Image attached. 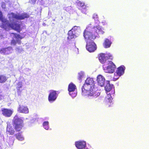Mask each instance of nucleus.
<instances>
[{"label": "nucleus", "mask_w": 149, "mask_h": 149, "mask_svg": "<svg viewBox=\"0 0 149 149\" xmlns=\"http://www.w3.org/2000/svg\"><path fill=\"white\" fill-rule=\"evenodd\" d=\"M95 81L93 79L88 77L85 81L83 86L82 87V94L88 96H94L96 97L99 96L100 93L95 85Z\"/></svg>", "instance_id": "1"}, {"label": "nucleus", "mask_w": 149, "mask_h": 149, "mask_svg": "<svg viewBox=\"0 0 149 149\" xmlns=\"http://www.w3.org/2000/svg\"><path fill=\"white\" fill-rule=\"evenodd\" d=\"M99 26H93L91 24L87 26L84 30L83 36L86 41H91L95 39L96 35L101 30Z\"/></svg>", "instance_id": "2"}, {"label": "nucleus", "mask_w": 149, "mask_h": 149, "mask_svg": "<svg viewBox=\"0 0 149 149\" xmlns=\"http://www.w3.org/2000/svg\"><path fill=\"white\" fill-rule=\"evenodd\" d=\"M14 129L17 132H20L23 127V121L17 115L15 116L12 121Z\"/></svg>", "instance_id": "3"}, {"label": "nucleus", "mask_w": 149, "mask_h": 149, "mask_svg": "<svg viewBox=\"0 0 149 149\" xmlns=\"http://www.w3.org/2000/svg\"><path fill=\"white\" fill-rule=\"evenodd\" d=\"M3 28L5 29H6L9 27L11 28L12 29L17 31L19 33L21 31L20 25V24L15 23H10L8 21L6 24L5 25V26H3Z\"/></svg>", "instance_id": "4"}, {"label": "nucleus", "mask_w": 149, "mask_h": 149, "mask_svg": "<svg viewBox=\"0 0 149 149\" xmlns=\"http://www.w3.org/2000/svg\"><path fill=\"white\" fill-rule=\"evenodd\" d=\"M9 15L11 16L9 17V19L10 20L11 19H15L17 20H22L25 18H28L29 17V16L26 13H23L22 14H17L14 13H12L10 14Z\"/></svg>", "instance_id": "5"}, {"label": "nucleus", "mask_w": 149, "mask_h": 149, "mask_svg": "<svg viewBox=\"0 0 149 149\" xmlns=\"http://www.w3.org/2000/svg\"><path fill=\"white\" fill-rule=\"evenodd\" d=\"M86 42V48L89 52H93L96 49V45L93 40L87 41Z\"/></svg>", "instance_id": "6"}, {"label": "nucleus", "mask_w": 149, "mask_h": 149, "mask_svg": "<svg viewBox=\"0 0 149 149\" xmlns=\"http://www.w3.org/2000/svg\"><path fill=\"white\" fill-rule=\"evenodd\" d=\"M11 34H13L14 35V38L16 39L17 40H15L14 39H12L11 41L10 44L11 45H15L17 43L19 45L21 44V41L20 40L22 39V38L19 34H17L16 33H11Z\"/></svg>", "instance_id": "7"}, {"label": "nucleus", "mask_w": 149, "mask_h": 149, "mask_svg": "<svg viewBox=\"0 0 149 149\" xmlns=\"http://www.w3.org/2000/svg\"><path fill=\"white\" fill-rule=\"evenodd\" d=\"M116 66H103V70L104 72L109 73H113L116 69Z\"/></svg>", "instance_id": "8"}, {"label": "nucleus", "mask_w": 149, "mask_h": 149, "mask_svg": "<svg viewBox=\"0 0 149 149\" xmlns=\"http://www.w3.org/2000/svg\"><path fill=\"white\" fill-rule=\"evenodd\" d=\"M57 97V95L56 91H52L50 93L49 95L48 100L49 102H53L56 99Z\"/></svg>", "instance_id": "9"}, {"label": "nucleus", "mask_w": 149, "mask_h": 149, "mask_svg": "<svg viewBox=\"0 0 149 149\" xmlns=\"http://www.w3.org/2000/svg\"><path fill=\"white\" fill-rule=\"evenodd\" d=\"M2 114L7 117H10L13 113V111L10 109L3 108L1 109Z\"/></svg>", "instance_id": "10"}, {"label": "nucleus", "mask_w": 149, "mask_h": 149, "mask_svg": "<svg viewBox=\"0 0 149 149\" xmlns=\"http://www.w3.org/2000/svg\"><path fill=\"white\" fill-rule=\"evenodd\" d=\"M75 145L78 149H84L86 147V143L84 141H78L75 142Z\"/></svg>", "instance_id": "11"}, {"label": "nucleus", "mask_w": 149, "mask_h": 149, "mask_svg": "<svg viewBox=\"0 0 149 149\" xmlns=\"http://www.w3.org/2000/svg\"><path fill=\"white\" fill-rule=\"evenodd\" d=\"M105 79L101 75H100L97 77V81L98 84L101 86H103L105 84Z\"/></svg>", "instance_id": "12"}, {"label": "nucleus", "mask_w": 149, "mask_h": 149, "mask_svg": "<svg viewBox=\"0 0 149 149\" xmlns=\"http://www.w3.org/2000/svg\"><path fill=\"white\" fill-rule=\"evenodd\" d=\"M12 47H8L2 49L0 50V52L1 54H8L12 53Z\"/></svg>", "instance_id": "13"}, {"label": "nucleus", "mask_w": 149, "mask_h": 149, "mask_svg": "<svg viewBox=\"0 0 149 149\" xmlns=\"http://www.w3.org/2000/svg\"><path fill=\"white\" fill-rule=\"evenodd\" d=\"M125 69V68L124 66L122 67L120 66L117 68L116 71V74L119 76H121L124 73Z\"/></svg>", "instance_id": "14"}, {"label": "nucleus", "mask_w": 149, "mask_h": 149, "mask_svg": "<svg viewBox=\"0 0 149 149\" xmlns=\"http://www.w3.org/2000/svg\"><path fill=\"white\" fill-rule=\"evenodd\" d=\"M17 111L20 113H29L28 108L26 107L23 106H19L18 108Z\"/></svg>", "instance_id": "15"}, {"label": "nucleus", "mask_w": 149, "mask_h": 149, "mask_svg": "<svg viewBox=\"0 0 149 149\" xmlns=\"http://www.w3.org/2000/svg\"><path fill=\"white\" fill-rule=\"evenodd\" d=\"M15 131L13 128L10 125H8L6 127V133L7 134L13 135L15 134Z\"/></svg>", "instance_id": "16"}, {"label": "nucleus", "mask_w": 149, "mask_h": 149, "mask_svg": "<svg viewBox=\"0 0 149 149\" xmlns=\"http://www.w3.org/2000/svg\"><path fill=\"white\" fill-rule=\"evenodd\" d=\"M0 20L2 22L1 25L0 26V27L2 28H3V27H2L5 26V25H6L8 21L5 18L3 17L2 13L1 11H0Z\"/></svg>", "instance_id": "17"}, {"label": "nucleus", "mask_w": 149, "mask_h": 149, "mask_svg": "<svg viewBox=\"0 0 149 149\" xmlns=\"http://www.w3.org/2000/svg\"><path fill=\"white\" fill-rule=\"evenodd\" d=\"M98 56L99 60L101 63L104 64L106 62L107 60L105 54L101 53L98 55Z\"/></svg>", "instance_id": "18"}, {"label": "nucleus", "mask_w": 149, "mask_h": 149, "mask_svg": "<svg viewBox=\"0 0 149 149\" xmlns=\"http://www.w3.org/2000/svg\"><path fill=\"white\" fill-rule=\"evenodd\" d=\"M73 29H72L69 31L68 32V39L75 38L76 37V33L74 32V31H73Z\"/></svg>", "instance_id": "19"}, {"label": "nucleus", "mask_w": 149, "mask_h": 149, "mask_svg": "<svg viewBox=\"0 0 149 149\" xmlns=\"http://www.w3.org/2000/svg\"><path fill=\"white\" fill-rule=\"evenodd\" d=\"M111 43L112 42L106 38L103 43V45L105 48H107L110 47Z\"/></svg>", "instance_id": "20"}, {"label": "nucleus", "mask_w": 149, "mask_h": 149, "mask_svg": "<svg viewBox=\"0 0 149 149\" xmlns=\"http://www.w3.org/2000/svg\"><path fill=\"white\" fill-rule=\"evenodd\" d=\"M76 89V87L73 83H70L68 85V90L69 92H74Z\"/></svg>", "instance_id": "21"}, {"label": "nucleus", "mask_w": 149, "mask_h": 149, "mask_svg": "<svg viewBox=\"0 0 149 149\" xmlns=\"http://www.w3.org/2000/svg\"><path fill=\"white\" fill-rule=\"evenodd\" d=\"M7 77L3 75H0V83H4L7 80Z\"/></svg>", "instance_id": "22"}, {"label": "nucleus", "mask_w": 149, "mask_h": 149, "mask_svg": "<svg viewBox=\"0 0 149 149\" xmlns=\"http://www.w3.org/2000/svg\"><path fill=\"white\" fill-rule=\"evenodd\" d=\"M16 138L18 140L22 141L24 139V138L21 134V133L19 132L15 135Z\"/></svg>", "instance_id": "23"}, {"label": "nucleus", "mask_w": 149, "mask_h": 149, "mask_svg": "<svg viewBox=\"0 0 149 149\" xmlns=\"http://www.w3.org/2000/svg\"><path fill=\"white\" fill-rule=\"evenodd\" d=\"M113 87V86L112 85H111L109 83L107 84L105 87V89L106 91L108 92L112 89Z\"/></svg>", "instance_id": "24"}, {"label": "nucleus", "mask_w": 149, "mask_h": 149, "mask_svg": "<svg viewBox=\"0 0 149 149\" xmlns=\"http://www.w3.org/2000/svg\"><path fill=\"white\" fill-rule=\"evenodd\" d=\"M77 7L80 10L83 7H86V6L84 3L81 2H79L77 3Z\"/></svg>", "instance_id": "25"}, {"label": "nucleus", "mask_w": 149, "mask_h": 149, "mask_svg": "<svg viewBox=\"0 0 149 149\" xmlns=\"http://www.w3.org/2000/svg\"><path fill=\"white\" fill-rule=\"evenodd\" d=\"M43 125L44 128L46 130H48L49 129V122L47 121L44 122Z\"/></svg>", "instance_id": "26"}, {"label": "nucleus", "mask_w": 149, "mask_h": 149, "mask_svg": "<svg viewBox=\"0 0 149 149\" xmlns=\"http://www.w3.org/2000/svg\"><path fill=\"white\" fill-rule=\"evenodd\" d=\"M84 73L82 72L79 73L78 76V79L80 80L84 76Z\"/></svg>", "instance_id": "27"}, {"label": "nucleus", "mask_w": 149, "mask_h": 149, "mask_svg": "<svg viewBox=\"0 0 149 149\" xmlns=\"http://www.w3.org/2000/svg\"><path fill=\"white\" fill-rule=\"evenodd\" d=\"M87 6H86V7H85V8L84 7H83L80 10H81L82 13H86L87 11Z\"/></svg>", "instance_id": "28"}, {"label": "nucleus", "mask_w": 149, "mask_h": 149, "mask_svg": "<svg viewBox=\"0 0 149 149\" xmlns=\"http://www.w3.org/2000/svg\"><path fill=\"white\" fill-rule=\"evenodd\" d=\"M69 93L70 95L73 97H75L77 95V93L76 92H69Z\"/></svg>", "instance_id": "29"}, {"label": "nucleus", "mask_w": 149, "mask_h": 149, "mask_svg": "<svg viewBox=\"0 0 149 149\" xmlns=\"http://www.w3.org/2000/svg\"><path fill=\"white\" fill-rule=\"evenodd\" d=\"M120 77V76H119L118 75H117V74H114V76L113 78V80L114 81H115L118 79Z\"/></svg>", "instance_id": "30"}, {"label": "nucleus", "mask_w": 149, "mask_h": 149, "mask_svg": "<svg viewBox=\"0 0 149 149\" xmlns=\"http://www.w3.org/2000/svg\"><path fill=\"white\" fill-rule=\"evenodd\" d=\"M17 86L16 87L17 89H18L20 88H21L22 87V84L21 82H19L17 84Z\"/></svg>", "instance_id": "31"}, {"label": "nucleus", "mask_w": 149, "mask_h": 149, "mask_svg": "<svg viewBox=\"0 0 149 149\" xmlns=\"http://www.w3.org/2000/svg\"><path fill=\"white\" fill-rule=\"evenodd\" d=\"M93 18L95 20H97L98 18L97 15L96 14H94L93 15Z\"/></svg>", "instance_id": "32"}, {"label": "nucleus", "mask_w": 149, "mask_h": 149, "mask_svg": "<svg viewBox=\"0 0 149 149\" xmlns=\"http://www.w3.org/2000/svg\"><path fill=\"white\" fill-rule=\"evenodd\" d=\"M2 93V91L1 90H0V100H2L3 98V95Z\"/></svg>", "instance_id": "33"}, {"label": "nucleus", "mask_w": 149, "mask_h": 149, "mask_svg": "<svg viewBox=\"0 0 149 149\" xmlns=\"http://www.w3.org/2000/svg\"><path fill=\"white\" fill-rule=\"evenodd\" d=\"M107 58H108L110 59H112L113 58V56L112 55L109 54H108V56H107Z\"/></svg>", "instance_id": "34"}, {"label": "nucleus", "mask_w": 149, "mask_h": 149, "mask_svg": "<svg viewBox=\"0 0 149 149\" xmlns=\"http://www.w3.org/2000/svg\"><path fill=\"white\" fill-rule=\"evenodd\" d=\"M78 27L77 26H74L72 29H73V31H74V32L76 33V31L77 30V29Z\"/></svg>", "instance_id": "35"}, {"label": "nucleus", "mask_w": 149, "mask_h": 149, "mask_svg": "<svg viewBox=\"0 0 149 149\" xmlns=\"http://www.w3.org/2000/svg\"><path fill=\"white\" fill-rule=\"evenodd\" d=\"M17 89V93L18 94L20 95L22 92V90H20L19 88V89Z\"/></svg>", "instance_id": "36"}, {"label": "nucleus", "mask_w": 149, "mask_h": 149, "mask_svg": "<svg viewBox=\"0 0 149 149\" xmlns=\"http://www.w3.org/2000/svg\"><path fill=\"white\" fill-rule=\"evenodd\" d=\"M108 65H115L114 63L111 61H109V63H108Z\"/></svg>", "instance_id": "37"}, {"label": "nucleus", "mask_w": 149, "mask_h": 149, "mask_svg": "<svg viewBox=\"0 0 149 149\" xmlns=\"http://www.w3.org/2000/svg\"><path fill=\"white\" fill-rule=\"evenodd\" d=\"M36 1L37 0H30L29 1L31 3H32L35 4L36 3Z\"/></svg>", "instance_id": "38"}, {"label": "nucleus", "mask_w": 149, "mask_h": 149, "mask_svg": "<svg viewBox=\"0 0 149 149\" xmlns=\"http://www.w3.org/2000/svg\"><path fill=\"white\" fill-rule=\"evenodd\" d=\"M15 50L18 52H19V50H20L19 49L18 47L16 48L15 49Z\"/></svg>", "instance_id": "39"}, {"label": "nucleus", "mask_w": 149, "mask_h": 149, "mask_svg": "<svg viewBox=\"0 0 149 149\" xmlns=\"http://www.w3.org/2000/svg\"><path fill=\"white\" fill-rule=\"evenodd\" d=\"M108 99H110L111 100V98L109 97Z\"/></svg>", "instance_id": "40"}, {"label": "nucleus", "mask_w": 149, "mask_h": 149, "mask_svg": "<svg viewBox=\"0 0 149 149\" xmlns=\"http://www.w3.org/2000/svg\"><path fill=\"white\" fill-rule=\"evenodd\" d=\"M109 102H110V103H111V102H110V101H109Z\"/></svg>", "instance_id": "41"}]
</instances>
